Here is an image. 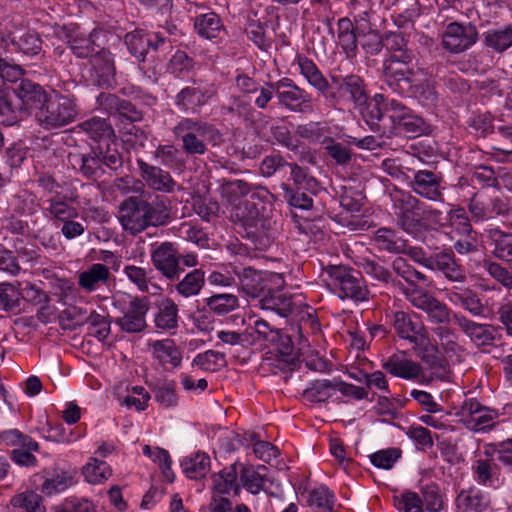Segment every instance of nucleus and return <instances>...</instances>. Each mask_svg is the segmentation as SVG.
<instances>
[{
    "label": "nucleus",
    "mask_w": 512,
    "mask_h": 512,
    "mask_svg": "<svg viewBox=\"0 0 512 512\" xmlns=\"http://www.w3.org/2000/svg\"><path fill=\"white\" fill-rule=\"evenodd\" d=\"M172 132L181 139L182 148L189 155H203L207 143L216 146L222 142V135L214 125L194 118H182Z\"/></svg>",
    "instance_id": "nucleus-2"
},
{
    "label": "nucleus",
    "mask_w": 512,
    "mask_h": 512,
    "mask_svg": "<svg viewBox=\"0 0 512 512\" xmlns=\"http://www.w3.org/2000/svg\"><path fill=\"white\" fill-rule=\"evenodd\" d=\"M307 504L311 512H339L335 494L326 486L308 492Z\"/></svg>",
    "instance_id": "nucleus-36"
},
{
    "label": "nucleus",
    "mask_w": 512,
    "mask_h": 512,
    "mask_svg": "<svg viewBox=\"0 0 512 512\" xmlns=\"http://www.w3.org/2000/svg\"><path fill=\"white\" fill-rule=\"evenodd\" d=\"M400 457L401 451L398 448L379 450L369 456L375 467L386 470L391 469Z\"/></svg>",
    "instance_id": "nucleus-63"
},
{
    "label": "nucleus",
    "mask_w": 512,
    "mask_h": 512,
    "mask_svg": "<svg viewBox=\"0 0 512 512\" xmlns=\"http://www.w3.org/2000/svg\"><path fill=\"white\" fill-rule=\"evenodd\" d=\"M272 87L279 104L290 111L301 112L311 104V95L291 78L283 77L273 82Z\"/></svg>",
    "instance_id": "nucleus-10"
},
{
    "label": "nucleus",
    "mask_w": 512,
    "mask_h": 512,
    "mask_svg": "<svg viewBox=\"0 0 512 512\" xmlns=\"http://www.w3.org/2000/svg\"><path fill=\"white\" fill-rule=\"evenodd\" d=\"M411 190L420 197L430 201L443 202V176L440 172L418 170L409 183Z\"/></svg>",
    "instance_id": "nucleus-12"
},
{
    "label": "nucleus",
    "mask_w": 512,
    "mask_h": 512,
    "mask_svg": "<svg viewBox=\"0 0 512 512\" xmlns=\"http://www.w3.org/2000/svg\"><path fill=\"white\" fill-rule=\"evenodd\" d=\"M181 468L187 478L200 480L210 472L211 460L208 454L198 451L186 456L181 462Z\"/></svg>",
    "instance_id": "nucleus-34"
},
{
    "label": "nucleus",
    "mask_w": 512,
    "mask_h": 512,
    "mask_svg": "<svg viewBox=\"0 0 512 512\" xmlns=\"http://www.w3.org/2000/svg\"><path fill=\"white\" fill-rule=\"evenodd\" d=\"M217 94L213 85L198 87L187 86L182 88L175 96V105L185 113H197L208 104Z\"/></svg>",
    "instance_id": "nucleus-13"
},
{
    "label": "nucleus",
    "mask_w": 512,
    "mask_h": 512,
    "mask_svg": "<svg viewBox=\"0 0 512 512\" xmlns=\"http://www.w3.org/2000/svg\"><path fill=\"white\" fill-rule=\"evenodd\" d=\"M399 95L416 98L423 105L432 104L437 98L435 88L428 80L415 83L413 79V82L408 84L407 92H401Z\"/></svg>",
    "instance_id": "nucleus-55"
},
{
    "label": "nucleus",
    "mask_w": 512,
    "mask_h": 512,
    "mask_svg": "<svg viewBox=\"0 0 512 512\" xmlns=\"http://www.w3.org/2000/svg\"><path fill=\"white\" fill-rule=\"evenodd\" d=\"M459 416L468 429L480 432L491 429L494 426L498 418V412L483 406L477 399L470 398L463 402Z\"/></svg>",
    "instance_id": "nucleus-8"
},
{
    "label": "nucleus",
    "mask_w": 512,
    "mask_h": 512,
    "mask_svg": "<svg viewBox=\"0 0 512 512\" xmlns=\"http://www.w3.org/2000/svg\"><path fill=\"white\" fill-rule=\"evenodd\" d=\"M477 39L478 31L474 25L452 22L446 26L442 35V44L446 50L460 53L474 45Z\"/></svg>",
    "instance_id": "nucleus-11"
},
{
    "label": "nucleus",
    "mask_w": 512,
    "mask_h": 512,
    "mask_svg": "<svg viewBox=\"0 0 512 512\" xmlns=\"http://www.w3.org/2000/svg\"><path fill=\"white\" fill-rule=\"evenodd\" d=\"M111 278L109 267L102 263H93L86 269L78 272L77 284L79 289L86 293H93L101 287L108 285Z\"/></svg>",
    "instance_id": "nucleus-21"
},
{
    "label": "nucleus",
    "mask_w": 512,
    "mask_h": 512,
    "mask_svg": "<svg viewBox=\"0 0 512 512\" xmlns=\"http://www.w3.org/2000/svg\"><path fill=\"white\" fill-rule=\"evenodd\" d=\"M381 367L390 375L407 381H415L421 385H430L434 380L447 379L445 372L436 371L427 375L423 366L413 360L405 351H398L382 361Z\"/></svg>",
    "instance_id": "nucleus-5"
},
{
    "label": "nucleus",
    "mask_w": 512,
    "mask_h": 512,
    "mask_svg": "<svg viewBox=\"0 0 512 512\" xmlns=\"http://www.w3.org/2000/svg\"><path fill=\"white\" fill-rule=\"evenodd\" d=\"M155 327L161 331H169L178 326V307L171 298H166L158 306L154 316Z\"/></svg>",
    "instance_id": "nucleus-42"
},
{
    "label": "nucleus",
    "mask_w": 512,
    "mask_h": 512,
    "mask_svg": "<svg viewBox=\"0 0 512 512\" xmlns=\"http://www.w3.org/2000/svg\"><path fill=\"white\" fill-rule=\"evenodd\" d=\"M154 158L170 169L181 170L185 166L181 151L172 144L159 145L154 151Z\"/></svg>",
    "instance_id": "nucleus-53"
},
{
    "label": "nucleus",
    "mask_w": 512,
    "mask_h": 512,
    "mask_svg": "<svg viewBox=\"0 0 512 512\" xmlns=\"http://www.w3.org/2000/svg\"><path fill=\"white\" fill-rule=\"evenodd\" d=\"M14 94L23 105L36 107L37 110L43 106L49 94L45 89L29 79H23L14 88Z\"/></svg>",
    "instance_id": "nucleus-28"
},
{
    "label": "nucleus",
    "mask_w": 512,
    "mask_h": 512,
    "mask_svg": "<svg viewBox=\"0 0 512 512\" xmlns=\"http://www.w3.org/2000/svg\"><path fill=\"white\" fill-rule=\"evenodd\" d=\"M31 485L45 496L63 493L77 483V472L64 469H43L32 475Z\"/></svg>",
    "instance_id": "nucleus-7"
},
{
    "label": "nucleus",
    "mask_w": 512,
    "mask_h": 512,
    "mask_svg": "<svg viewBox=\"0 0 512 512\" xmlns=\"http://www.w3.org/2000/svg\"><path fill=\"white\" fill-rule=\"evenodd\" d=\"M373 102L384 103V112L392 120L394 124H398L399 121L403 120L411 109L404 105L402 102L384 96L383 94H375Z\"/></svg>",
    "instance_id": "nucleus-58"
},
{
    "label": "nucleus",
    "mask_w": 512,
    "mask_h": 512,
    "mask_svg": "<svg viewBox=\"0 0 512 512\" xmlns=\"http://www.w3.org/2000/svg\"><path fill=\"white\" fill-rule=\"evenodd\" d=\"M149 310V301L146 297L132 298L123 316L116 320L117 325L128 333H137L146 327V314Z\"/></svg>",
    "instance_id": "nucleus-16"
},
{
    "label": "nucleus",
    "mask_w": 512,
    "mask_h": 512,
    "mask_svg": "<svg viewBox=\"0 0 512 512\" xmlns=\"http://www.w3.org/2000/svg\"><path fill=\"white\" fill-rule=\"evenodd\" d=\"M240 483L251 494H258L265 489L266 482L269 481L266 474L261 471L266 470L264 466H259L257 469L253 466L240 465Z\"/></svg>",
    "instance_id": "nucleus-43"
},
{
    "label": "nucleus",
    "mask_w": 512,
    "mask_h": 512,
    "mask_svg": "<svg viewBox=\"0 0 512 512\" xmlns=\"http://www.w3.org/2000/svg\"><path fill=\"white\" fill-rule=\"evenodd\" d=\"M206 304L217 315L228 314L239 307L237 296L229 293L214 294L206 299Z\"/></svg>",
    "instance_id": "nucleus-56"
},
{
    "label": "nucleus",
    "mask_w": 512,
    "mask_h": 512,
    "mask_svg": "<svg viewBox=\"0 0 512 512\" xmlns=\"http://www.w3.org/2000/svg\"><path fill=\"white\" fill-rule=\"evenodd\" d=\"M483 36L487 47L502 53L512 46V25L489 29Z\"/></svg>",
    "instance_id": "nucleus-45"
},
{
    "label": "nucleus",
    "mask_w": 512,
    "mask_h": 512,
    "mask_svg": "<svg viewBox=\"0 0 512 512\" xmlns=\"http://www.w3.org/2000/svg\"><path fill=\"white\" fill-rule=\"evenodd\" d=\"M204 285L205 272L202 269L196 268L173 285L170 292H176L178 296L187 299L199 295Z\"/></svg>",
    "instance_id": "nucleus-33"
},
{
    "label": "nucleus",
    "mask_w": 512,
    "mask_h": 512,
    "mask_svg": "<svg viewBox=\"0 0 512 512\" xmlns=\"http://www.w3.org/2000/svg\"><path fill=\"white\" fill-rule=\"evenodd\" d=\"M47 201L49 206L46 210L49 217L53 220L63 222L78 216V210L73 205L76 199L72 196L55 195L51 196Z\"/></svg>",
    "instance_id": "nucleus-32"
},
{
    "label": "nucleus",
    "mask_w": 512,
    "mask_h": 512,
    "mask_svg": "<svg viewBox=\"0 0 512 512\" xmlns=\"http://www.w3.org/2000/svg\"><path fill=\"white\" fill-rule=\"evenodd\" d=\"M407 300L417 309L423 310L430 322L446 324L450 322V308L428 292L421 289H407L405 291Z\"/></svg>",
    "instance_id": "nucleus-9"
},
{
    "label": "nucleus",
    "mask_w": 512,
    "mask_h": 512,
    "mask_svg": "<svg viewBox=\"0 0 512 512\" xmlns=\"http://www.w3.org/2000/svg\"><path fill=\"white\" fill-rule=\"evenodd\" d=\"M143 454L156 463L162 471L163 477L168 483H172L175 479V474L171 468L172 460L167 450L144 445L142 448Z\"/></svg>",
    "instance_id": "nucleus-49"
},
{
    "label": "nucleus",
    "mask_w": 512,
    "mask_h": 512,
    "mask_svg": "<svg viewBox=\"0 0 512 512\" xmlns=\"http://www.w3.org/2000/svg\"><path fill=\"white\" fill-rule=\"evenodd\" d=\"M164 42L165 38L158 33L147 34L141 30L130 32L125 36L128 50L138 61H144L150 47L157 50Z\"/></svg>",
    "instance_id": "nucleus-22"
},
{
    "label": "nucleus",
    "mask_w": 512,
    "mask_h": 512,
    "mask_svg": "<svg viewBox=\"0 0 512 512\" xmlns=\"http://www.w3.org/2000/svg\"><path fill=\"white\" fill-rule=\"evenodd\" d=\"M230 218L245 228L257 229L259 223H262L257 205L248 199L236 203L230 208Z\"/></svg>",
    "instance_id": "nucleus-31"
},
{
    "label": "nucleus",
    "mask_w": 512,
    "mask_h": 512,
    "mask_svg": "<svg viewBox=\"0 0 512 512\" xmlns=\"http://www.w3.org/2000/svg\"><path fill=\"white\" fill-rule=\"evenodd\" d=\"M455 505L459 512H484L490 506L489 496L472 486L457 494Z\"/></svg>",
    "instance_id": "nucleus-25"
},
{
    "label": "nucleus",
    "mask_w": 512,
    "mask_h": 512,
    "mask_svg": "<svg viewBox=\"0 0 512 512\" xmlns=\"http://www.w3.org/2000/svg\"><path fill=\"white\" fill-rule=\"evenodd\" d=\"M421 492L422 505H425L427 511L439 512L443 508V498L436 484L431 483L423 486Z\"/></svg>",
    "instance_id": "nucleus-62"
},
{
    "label": "nucleus",
    "mask_w": 512,
    "mask_h": 512,
    "mask_svg": "<svg viewBox=\"0 0 512 512\" xmlns=\"http://www.w3.org/2000/svg\"><path fill=\"white\" fill-rule=\"evenodd\" d=\"M471 473L474 481L481 486L497 487L500 483L501 469L488 452L473 461Z\"/></svg>",
    "instance_id": "nucleus-18"
},
{
    "label": "nucleus",
    "mask_w": 512,
    "mask_h": 512,
    "mask_svg": "<svg viewBox=\"0 0 512 512\" xmlns=\"http://www.w3.org/2000/svg\"><path fill=\"white\" fill-rule=\"evenodd\" d=\"M392 326L395 334L407 341L420 359L433 368L438 361V347L431 338L428 328L415 313L396 311L393 313Z\"/></svg>",
    "instance_id": "nucleus-1"
},
{
    "label": "nucleus",
    "mask_w": 512,
    "mask_h": 512,
    "mask_svg": "<svg viewBox=\"0 0 512 512\" xmlns=\"http://www.w3.org/2000/svg\"><path fill=\"white\" fill-rule=\"evenodd\" d=\"M11 44L15 51L27 57H34L42 52V39L31 30L15 31L11 34Z\"/></svg>",
    "instance_id": "nucleus-29"
},
{
    "label": "nucleus",
    "mask_w": 512,
    "mask_h": 512,
    "mask_svg": "<svg viewBox=\"0 0 512 512\" xmlns=\"http://www.w3.org/2000/svg\"><path fill=\"white\" fill-rule=\"evenodd\" d=\"M105 35L101 29H93L88 35H71L68 40L69 48L78 58H90L98 48L104 45Z\"/></svg>",
    "instance_id": "nucleus-23"
},
{
    "label": "nucleus",
    "mask_w": 512,
    "mask_h": 512,
    "mask_svg": "<svg viewBox=\"0 0 512 512\" xmlns=\"http://www.w3.org/2000/svg\"><path fill=\"white\" fill-rule=\"evenodd\" d=\"M78 112L77 99L74 95L54 91L36 111L35 118L42 128L52 130L74 122Z\"/></svg>",
    "instance_id": "nucleus-3"
},
{
    "label": "nucleus",
    "mask_w": 512,
    "mask_h": 512,
    "mask_svg": "<svg viewBox=\"0 0 512 512\" xmlns=\"http://www.w3.org/2000/svg\"><path fill=\"white\" fill-rule=\"evenodd\" d=\"M152 272L150 268L146 269L132 264L125 265L123 268V274L142 293L149 292V287L152 284Z\"/></svg>",
    "instance_id": "nucleus-54"
},
{
    "label": "nucleus",
    "mask_w": 512,
    "mask_h": 512,
    "mask_svg": "<svg viewBox=\"0 0 512 512\" xmlns=\"http://www.w3.org/2000/svg\"><path fill=\"white\" fill-rule=\"evenodd\" d=\"M328 287L342 300L364 302L369 299L368 287L359 271L345 266L327 269Z\"/></svg>",
    "instance_id": "nucleus-4"
},
{
    "label": "nucleus",
    "mask_w": 512,
    "mask_h": 512,
    "mask_svg": "<svg viewBox=\"0 0 512 512\" xmlns=\"http://www.w3.org/2000/svg\"><path fill=\"white\" fill-rule=\"evenodd\" d=\"M394 215L407 208H419L421 202L410 192L393 188L389 193Z\"/></svg>",
    "instance_id": "nucleus-60"
},
{
    "label": "nucleus",
    "mask_w": 512,
    "mask_h": 512,
    "mask_svg": "<svg viewBox=\"0 0 512 512\" xmlns=\"http://www.w3.org/2000/svg\"><path fill=\"white\" fill-rule=\"evenodd\" d=\"M337 392V379L316 380L304 390L303 397L311 403L325 402Z\"/></svg>",
    "instance_id": "nucleus-44"
},
{
    "label": "nucleus",
    "mask_w": 512,
    "mask_h": 512,
    "mask_svg": "<svg viewBox=\"0 0 512 512\" xmlns=\"http://www.w3.org/2000/svg\"><path fill=\"white\" fill-rule=\"evenodd\" d=\"M118 219L123 229L132 235L146 229L144 200L129 197L119 206Z\"/></svg>",
    "instance_id": "nucleus-15"
},
{
    "label": "nucleus",
    "mask_w": 512,
    "mask_h": 512,
    "mask_svg": "<svg viewBox=\"0 0 512 512\" xmlns=\"http://www.w3.org/2000/svg\"><path fill=\"white\" fill-rule=\"evenodd\" d=\"M225 364L226 359L224 354L214 350H207L204 353H200L192 361L193 367L207 372L219 371Z\"/></svg>",
    "instance_id": "nucleus-57"
},
{
    "label": "nucleus",
    "mask_w": 512,
    "mask_h": 512,
    "mask_svg": "<svg viewBox=\"0 0 512 512\" xmlns=\"http://www.w3.org/2000/svg\"><path fill=\"white\" fill-rule=\"evenodd\" d=\"M289 162L280 154H271L266 156L261 164L260 171L265 177H270L275 173H286Z\"/></svg>",
    "instance_id": "nucleus-64"
},
{
    "label": "nucleus",
    "mask_w": 512,
    "mask_h": 512,
    "mask_svg": "<svg viewBox=\"0 0 512 512\" xmlns=\"http://www.w3.org/2000/svg\"><path fill=\"white\" fill-rule=\"evenodd\" d=\"M250 192V184L239 179L224 181L220 186V195L230 207L245 200Z\"/></svg>",
    "instance_id": "nucleus-47"
},
{
    "label": "nucleus",
    "mask_w": 512,
    "mask_h": 512,
    "mask_svg": "<svg viewBox=\"0 0 512 512\" xmlns=\"http://www.w3.org/2000/svg\"><path fill=\"white\" fill-rule=\"evenodd\" d=\"M411 62L412 56L409 52L391 53L384 60V82L393 92H407L408 84L413 82L415 76Z\"/></svg>",
    "instance_id": "nucleus-6"
},
{
    "label": "nucleus",
    "mask_w": 512,
    "mask_h": 512,
    "mask_svg": "<svg viewBox=\"0 0 512 512\" xmlns=\"http://www.w3.org/2000/svg\"><path fill=\"white\" fill-rule=\"evenodd\" d=\"M153 357L162 366L177 368L182 362V351L172 339L156 340L150 343Z\"/></svg>",
    "instance_id": "nucleus-27"
},
{
    "label": "nucleus",
    "mask_w": 512,
    "mask_h": 512,
    "mask_svg": "<svg viewBox=\"0 0 512 512\" xmlns=\"http://www.w3.org/2000/svg\"><path fill=\"white\" fill-rule=\"evenodd\" d=\"M337 40L347 58H354L357 53V37L353 22L343 17L337 23Z\"/></svg>",
    "instance_id": "nucleus-41"
},
{
    "label": "nucleus",
    "mask_w": 512,
    "mask_h": 512,
    "mask_svg": "<svg viewBox=\"0 0 512 512\" xmlns=\"http://www.w3.org/2000/svg\"><path fill=\"white\" fill-rule=\"evenodd\" d=\"M89 61L100 85L108 83L114 76V60L110 51L105 49L103 45L96 50Z\"/></svg>",
    "instance_id": "nucleus-37"
},
{
    "label": "nucleus",
    "mask_w": 512,
    "mask_h": 512,
    "mask_svg": "<svg viewBox=\"0 0 512 512\" xmlns=\"http://www.w3.org/2000/svg\"><path fill=\"white\" fill-rule=\"evenodd\" d=\"M240 289L251 298H261L266 290L270 287V283L274 274L263 273L248 267L244 268L239 274ZM277 278H279L277 276Z\"/></svg>",
    "instance_id": "nucleus-19"
},
{
    "label": "nucleus",
    "mask_w": 512,
    "mask_h": 512,
    "mask_svg": "<svg viewBox=\"0 0 512 512\" xmlns=\"http://www.w3.org/2000/svg\"><path fill=\"white\" fill-rule=\"evenodd\" d=\"M155 400L165 408H171L178 405L179 397L176 392L174 382H165L159 384L154 389Z\"/></svg>",
    "instance_id": "nucleus-61"
},
{
    "label": "nucleus",
    "mask_w": 512,
    "mask_h": 512,
    "mask_svg": "<svg viewBox=\"0 0 512 512\" xmlns=\"http://www.w3.org/2000/svg\"><path fill=\"white\" fill-rule=\"evenodd\" d=\"M338 91L342 96L348 95V99L355 106H363L368 101L364 80L358 75L346 76L338 87Z\"/></svg>",
    "instance_id": "nucleus-39"
},
{
    "label": "nucleus",
    "mask_w": 512,
    "mask_h": 512,
    "mask_svg": "<svg viewBox=\"0 0 512 512\" xmlns=\"http://www.w3.org/2000/svg\"><path fill=\"white\" fill-rule=\"evenodd\" d=\"M0 443L7 447L23 448L33 451H39L40 449L38 442L18 429H10L1 432Z\"/></svg>",
    "instance_id": "nucleus-52"
},
{
    "label": "nucleus",
    "mask_w": 512,
    "mask_h": 512,
    "mask_svg": "<svg viewBox=\"0 0 512 512\" xmlns=\"http://www.w3.org/2000/svg\"><path fill=\"white\" fill-rule=\"evenodd\" d=\"M237 475V463H234L214 474L212 476L214 493L224 495L233 491L235 495H238L241 486L237 482Z\"/></svg>",
    "instance_id": "nucleus-40"
},
{
    "label": "nucleus",
    "mask_w": 512,
    "mask_h": 512,
    "mask_svg": "<svg viewBox=\"0 0 512 512\" xmlns=\"http://www.w3.org/2000/svg\"><path fill=\"white\" fill-rule=\"evenodd\" d=\"M138 167L147 185L156 191L171 193L176 187V182L169 172L157 166L149 165L143 160H138Z\"/></svg>",
    "instance_id": "nucleus-24"
},
{
    "label": "nucleus",
    "mask_w": 512,
    "mask_h": 512,
    "mask_svg": "<svg viewBox=\"0 0 512 512\" xmlns=\"http://www.w3.org/2000/svg\"><path fill=\"white\" fill-rule=\"evenodd\" d=\"M374 241L379 249L393 253L406 252V241L390 228H379L375 232Z\"/></svg>",
    "instance_id": "nucleus-50"
},
{
    "label": "nucleus",
    "mask_w": 512,
    "mask_h": 512,
    "mask_svg": "<svg viewBox=\"0 0 512 512\" xmlns=\"http://www.w3.org/2000/svg\"><path fill=\"white\" fill-rule=\"evenodd\" d=\"M77 128L95 141L110 139L114 136L111 124L106 119L100 117H92L85 120L78 124Z\"/></svg>",
    "instance_id": "nucleus-48"
},
{
    "label": "nucleus",
    "mask_w": 512,
    "mask_h": 512,
    "mask_svg": "<svg viewBox=\"0 0 512 512\" xmlns=\"http://www.w3.org/2000/svg\"><path fill=\"white\" fill-rule=\"evenodd\" d=\"M456 324L477 346L491 345L494 340V329L488 324H479L463 315H454Z\"/></svg>",
    "instance_id": "nucleus-26"
},
{
    "label": "nucleus",
    "mask_w": 512,
    "mask_h": 512,
    "mask_svg": "<svg viewBox=\"0 0 512 512\" xmlns=\"http://www.w3.org/2000/svg\"><path fill=\"white\" fill-rule=\"evenodd\" d=\"M295 62L298 65L300 74L311 86L322 94L328 90L329 83L313 60L305 55L298 54L295 58Z\"/></svg>",
    "instance_id": "nucleus-35"
},
{
    "label": "nucleus",
    "mask_w": 512,
    "mask_h": 512,
    "mask_svg": "<svg viewBox=\"0 0 512 512\" xmlns=\"http://www.w3.org/2000/svg\"><path fill=\"white\" fill-rule=\"evenodd\" d=\"M280 187L283 190V197L289 205L304 210H308L312 207V197L301 191L302 189L293 188L287 183H282Z\"/></svg>",
    "instance_id": "nucleus-59"
},
{
    "label": "nucleus",
    "mask_w": 512,
    "mask_h": 512,
    "mask_svg": "<svg viewBox=\"0 0 512 512\" xmlns=\"http://www.w3.org/2000/svg\"><path fill=\"white\" fill-rule=\"evenodd\" d=\"M85 480L90 484H102L112 476V468L97 457H90L82 468Z\"/></svg>",
    "instance_id": "nucleus-46"
},
{
    "label": "nucleus",
    "mask_w": 512,
    "mask_h": 512,
    "mask_svg": "<svg viewBox=\"0 0 512 512\" xmlns=\"http://www.w3.org/2000/svg\"><path fill=\"white\" fill-rule=\"evenodd\" d=\"M429 265V269L442 272L445 278L451 282L463 283L466 281V270L457 262L451 250L441 251L432 255V261H430Z\"/></svg>",
    "instance_id": "nucleus-20"
},
{
    "label": "nucleus",
    "mask_w": 512,
    "mask_h": 512,
    "mask_svg": "<svg viewBox=\"0 0 512 512\" xmlns=\"http://www.w3.org/2000/svg\"><path fill=\"white\" fill-rule=\"evenodd\" d=\"M151 262L169 280L175 279L183 271L179 266L180 255L170 242H163L152 250Z\"/></svg>",
    "instance_id": "nucleus-14"
},
{
    "label": "nucleus",
    "mask_w": 512,
    "mask_h": 512,
    "mask_svg": "<svg viewBox=\"0 0 512 512\" xmlns=\"http://www.w3.org/2000/svg\"><path fill=\"white\" fill-rule=\"evenodd\" d=\"M194 29L196 33L209 40L220 38L225 33L221 17L202 4L195 5Z\"/></svg>",
    "instance_id": "nucleus-17"
},
{
    "label": "nucleus",
    "mask_w": 512,
    "mask_h": 512,
    "mask_svg": "<svg viewBox=\"0 0 512 512\" xmlns=\"http://www.w3.org/2000/svg\"><path fill=\"white\" fill-rule=\"evenodd\" d=\"M10 503L14 508L23 509L25 512H46L42 496L34 490H26L14 495Z\"/></svg>",
    "instance_id": "nucleus-51"
},
{
    "label": "nucleus",
    "mask_w": 512,
    "mask_h": 512,
    "mask_svg": "<svg viewBox=\"0 0 512 512\" xmlns=\"http://www.w3.org/2000/svg\"><path fill=\"white\" fill-rule=\"evenodd\" d=\"M487 237L492 246V254L506 262H512V232H504L499 228H491L487 231Z\"/></svg>",
    "instance_id": "nucleus-38"
},
{
    "label": "nucleus",
    "mask_w": 512,
    "mask_h": 512,
    "mask_svg": "<svg viewBox=\"0 0 512 512\" xmlns=\"http://www.w3.org/2000/svg\"><path fill=\"white\" fill-rule=\"evenodd\" d=\"M260 307L265 310H271L280 316L287 317L293 312L292 297L282 291L273 290L269 287L259 300Z\"/></svg>",
    "instance_id": "nucleus-30"
}]
</instances>
